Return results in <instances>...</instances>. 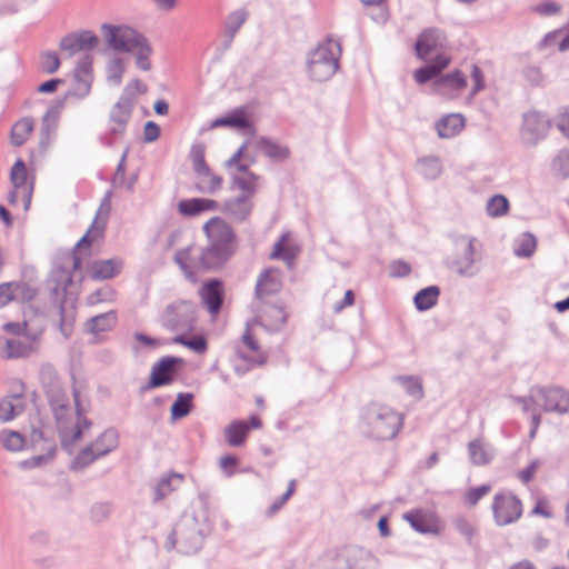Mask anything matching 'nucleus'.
<instances>
[{
    "label": "nucleus",
    "instance_id": "774afa93",
    "mask_svg": "<svg viewBox=\"0 0 569 569\" xmlns=\"http://www.w3.org/2000/svg\"><path fill=\"white\" fill-rule=\"evenodd\" d=\"M491 490V486L490 485H481L479 487H476V488H471L467 493H466V501L470 505V506H476L478 503V501L485 497L487 493H489Z\"/></svg>",
    "mask_w": 569,
    "mask_h": 569
},
{
    "label": "nucleus",
    "instance_id": "864d4df0",
    "mask_svg": "<svg viewBox=\"0 0 569 569\" xmlns=\"http://www.w3.org/2000/svg\"><path fill=\"white\" fill-rule=\"evenodd\" d=\"M398 381L406 392L416 398L421 399L423 396L422 382L418 377L415 376H398L395 378Z\"/></svg>",
    "mask_w": 569,
    "mask_h": 569
},
{
    "label": "nucleus",
    "instance_id": "473e14b6",
    "mask_svg": "<svg viewBox=\"0 0 569 569\" xmlns=\"http://www.w3.org/2000/svg\"><path fill=\"white\" fill-rule=\"evenodd\" d=\"M288 233H283L280 239L274 243L273 250L270 253V259L282 260L289 269L295 267V261L298 256L299 249L288 243Z\"/></svg>",
    "mask_w": 569,
    "mask_h": 569
},
{
    "label": "nucleus",
    "instance_id": "9d476101",
    "mask_svg": "<svg viewBox=\"0 0 569 569\" xmlns=\"http://www.w3.org/2000/svg\"><path fill=\"white\" fill-rule=\"evenodd\" d=\"M133 109V104L120 98L118 99L109 111L107 131L100 138L102 144L111 147L117 140L123 138L131 120Z\"/></svg>",
    "mask_w": 569,
    "mask_h": 569
},
{
    "label": "nucleus",
    "instance_id": "052dcab7",
    "mask_svg": "<svg viewBox=\"0 0 569 569\" xmlns=\"http://www.w3.org/2000/svg\"><path fill=\"white\" fill-rule=\"evenodd\" d=\"M536 246V238L531 233H525L515 248V254L517 257L529 258L533 254Z\"/></svg>",
    "mask_w": 569,
    "mask_h": 569
},
{
    "label": "nucleus",
    "instance_id": "8fccbe9b",
    "mask_svg": "<svg viewBox=\"0 0 569 569\" xmlns=\"http://www.w3.org/2000/svg\"><path fill=\"white\" fill-rule=\"evenodd\" d=\"M124 70L126 69L122 58L113 57L108 61L106 67L107 81L112 86H120Z\"/></svg>",
    "mask_w": 569,
    "mask_h": 569
},
{
    "label": "nucleus",
    "instance_id": "a19ab883",
    "mask_svg": "<svg viewBox=\"0 0 569 569\" xmlns=\"http://www.w3.org/2000/svg\"><path fill=\"white\" fill-rule=\"evenodd\" d=\"M449 63L445 56H437L436 60L415 72V79L418 83H426L436 78Z\"/></svg>",
    "mask_w": 569,
    "mask_h": 569
},
{
    "label": "nucleus",
    "instance_id": "4468645a",
    "mask_svg": "<svg viewBox=\"0 0 569 569\" xmlns=\"http://www.w3.org/2000/svg\"><path fill=\"white\" fill-rule=\"evenodd\" d=\"M533 395H538L542 410L557 415L569 412V391L560 386L533 387Z\"/></svg>",
    "mask_w": 569,
    "mask_h": 569
},
{
    "label": "nucleus",
    "instance_id": "7c9ffc66",
    "mask_svg": "<svg viewBox=\"0 0 569 569\" xmlns=\"http://www.w3.org/2000/svg\"><path fill=\"white\" fill-rule=\"evenodd\" d=\"M287 313L281 306H270L262 315H260L256 322L269 332L280 330L287 322Z\"/></svg>",
    "mask_w": 569,
    "mask_h": 569
},
{
    "label": "nucleus",
    "instance_id": "6ab92c4d",
    "mask_svg": "<svg viewBox=\"0 0 569 569\" xmlns=\"http://www.w3.org/2000/svg\"><path fill=\"white\" fill-rule=\"evenodd\" d=\"M110 213V192L103 198L91 226L82 238L77 242L76 248L90 247L91 243L103 237L107 219Z\"/></svg>",
    "mask_w": 569,
    "mask_h": 569
},
{
    "label": "nucleus",
    "instance_id": "680f3d73",
    "mask_svg": "<svg viewBox=\"0 0 569 569\" xmlns=\"http://www.w3.org/2000/svg\"><path fill=\"white\" fill-rule=\"evenodd\" d=\"M54 452H56V450L51 449L47 453L38 455V456H33L29 459H24L19 462V467L24 470L41 467L53 459Z\"/></svg>",
    "mask_w": 569,
    "mask_h": 569
},
{
    "label": "nucleus",
    "instance_id": "ddd939ff",
    "mask_svg": "<svg viewBox=\"0 0 569 569\" xmlns=\"http://www.w3.org/2000/svg\"><path fill=\"white\" fill-rule=\"evenodd\" d=\"M46 328V317L42 312L28 308L23 312L22 322H7L2 329L18 337H24L27 340L34 342L39 340Z\"/></svg>",
    "mask_w": 569,
    "mask_h": 569
},
{
    "label": "nucleus",
    "instance_id": "2eb2a0df",
    "mask_svg": "<svg viewBox=\"0 0 569 569\" xmlns=\"http://www.w3.org/2000/svg\"><path fill=\"white\" fill-rule=\"evenodd\" d=\"M492 512L498 526L510 525L521 517V501L511 493H497L492 502Z\"/></svg>",
    "mask_w": 569,
    "mask_h": 569
},
{
    "label": "nucleus",
    "instance_id": "c756f323",
    "mask_svg": "<svg viewBox=\"0 0 569 569\" xmlns=\"http://www.w3.org/2000/svg\"><path fill=\"white\" fill-rule=\"evenodd\" d=\"M248 11L246 9H237L230 12L224 21L223 32V50H228L240 30L248 19Z\"/></svg>",
    "mask_w": 569,
    "mask_h": 569
},
{
    "label": "nucleus",
    "instance_id": "aec40b11",
    "mask_svg": "<svg viewBox=\"0 0 569 569\" xmlns=\"http://www.w3.org/2000/svg\"><path fill=\"white\" fill-rule=\"evenodd\" d=\"M237 359L251 365H264L267 356L261 351L258 341L251 336L249 327L241 336V341L234 346Z\"/></svg>",
    "mask_w": 569,
    "mask_h": 569
},
{
    "label": "nucleus",
    "instance_id": "a878e982",
    "mask_svg": "<svg viewBox=\"0 0 569 569\" xmlns=\"http://www.w3.org/2000/svg\"><path fill=\"white\" fill-rule=\"evenodd\" d=\"M34 342L0 337V357L18 359L29 357L34 351Z\"/></svg>",
    "mask_w": 569,
    "mask_h": 569
},
{
    "label": "nucleus",
    "instance_id": "1a4fd4ad",
    "mask_svg": "<svg viewBox=\"0 0 569 569\" xmlns=\"http://www.w3.org/2000/svg\"><path fill=\"white\" fill-rule=\"evenodd\" d=\"M72 283V274L69 268L56 266L48 279V287L51 297L54 301L60 303V323L59 329L64 338H69L72 333V321L64 318L63 299L67 293L68 287Z\"/></svg>",
    "mask_w": 569,
    "mask_h": 569
},
{
    "label": "nucleus",
    "instance_id": "2f4dec72",
    "mask_svg": "<svg viewBox=\"0 0 569 569\" xmlns=\"http://www.w3.org/2000/svg\"><path fill=\"white\" fill-rule=\"evenodd\" d=\"M436 87L439 92L453 97L467 87V79L461 71L456 70L438 79Z\"/></svg>",
    "mask_w": 569,
    "mask_h": 569
},
{
    "label": "nucleus",
    "instance_id": "c85d7f7f",
    "mask_svg": "<svg viewBox=\"0 0 569 569\" xmlns=\"http://www.w3.org/2000/svg\"><path fill=\"white\" fill-rule=\"evenodd\" d=\"M218 207L219 204L216 200L192 198L179 201L178 212L184 217H196L206 211H214Z\"/></svg>",
    "mask_w": 569,
    "mask_h": 569
},
{
    "label": "nucleus",
    "instance_id": "f8f14e48",
    "mask_svg": "<svg viewBox=\"0 0 569 569\" xmlns=\"http://www.w3.org/2000/svg\"><path fill=\"white\" fill-rule=\"evenodd\" d=\"M204 531L193 513H183L176 525V535H180V552H197L202 546Z\"/></svg>",
    "mask_w": 569,
    "mask_h": 569
},
{
    "label": "nucleus",
    "instance_id": "e433bc0d",
    "mask_svg": "<svg viewBox=\"0 0 569 569\" xmlns=\"http://www.w3.org/2000/svg\"><path fill=\"white\" fill-rule=\"evenodd\" d=\"M117 323V313L116 311H108L104 313H100L87 320L86 322V331L93 336H98L99 333L107 332L113 329Z\"/></svg>",
    "mask_w": 569,
    "mask_h": 569
},
{
    "label": "nucleus",
    "instance_id": "72a5a7b5",
    "mask_svg": "<svg viewBox=\"0 0 569 569\" xmlns=\"http://www.w3.org/2000/svg\"><path fill=\"white\" fill-rule=\"evenodd\" d=\"M465 128V118L460 113L443 116L437 123L436 129L440 138L449 139L456 137Z\"/></svg>",
    "mask_w": 569,
    "mask_h": 569
},
{
    "label": "nucleus",
    "instance_id": "423d86ee",
    "mask_svg": "<svg viewBox=\"0 0 569 569\" xmlns=\"http://www.w3.org/2000/svg\"><path fill=\"white\" fill-rule=\"evenodd\" d=\"M118 446V431L114 428H108L77 453L71 462V469L81 471L94 461L114 451Z\"/></svg>",
    "mask_w": 569,
    "mask_h": 569
},
{
    "label": "nucleus",
    "instance_id": "09e8293b",
    "mask_svg": "<svg viewBox=\"0 0 569 569\" xmlns=\"http://www.w3.org/2000/svg\"><path fill=\"white\" fill-rule=\"evenodd\" d=\"M0 442L8 451L17 452L24 448V437L14 430L4 429L0 432Z\"/></svg>",
    "mask_w": 569,
    "mask_h": 569
},
{
    "label": "nucleus",
    "instance_id": "b1692460",
    "mask_svg": "<svg viewBox=\"0 0 569 569\" xmlns=\"http://www.w3.org/2000/svg\"><path fill=\"white\" fill-rule=\"evenodd\" d=\"M253 198L237 196L223 202L222 211L237 222L246 221L253 210Z\"/></svg>",
    "mask_w": 569,
    "mask_h": 569
},
{
    "label": "nucleus",
    "instance_id": "412c9836",
    "mask_svg": "<svg viewBox=\"0 0 569 569\" xmlns=\"http://www.w3.org/2000/svg\"><path fill=\"white\" fill-rule=\"evenodd\" d=\"M92 61V56L87 53L83 54L77 62L74 69V84L72 93L79 98L87 97L91 91L93 81Z\"/></svg>",
    "mask_w": 569,
    "mask_h": 569
},
{
    "label": "nucleus",
    "instance_id": "bf43d9fd",
    "mask_svg": "<svg viewBox=\"0 0 569 569\" xmlns=\"http://www.w3.org/2000/svg\"><path fill=\"white\" fill-rule=\"evenodd\" d=\"M552 171L561 178L569 177V150H560L552 160Z\"/></svg>",
    "mask_w": 569,
    "mask_h": 569
},
{
    "label": "nucleus",
    "instance_id": "4c0bfd02",
    "mask_svg": "<svg viewBox=\"0 0 569 569\" xmlns=\"http://www.w3.org/2000/svg\"><path fill=\"white\" fill-rule=\"evenodd\" d=\"M254 147L257 150L261 151L268 158L276 161L286 160L290 153L287 147H283L266 137H259L254 141Z\"/></svg>",
    "mask_w": 569,
    "mask_h": 569
},
{
    "label": "nucleus",
    "instance_id": "a211bd4d",
    "mask_svg": "<svg viewBox=\"0 0 569 569\" xmlns=\"http://www.w3.org/2000/svg\"><path fill=\"white\" fill-rule=\"evenodd\" d=\"M549 120L539 112H528L523 116L521 139L525 143L533 146L543 139L549 130Z\"/></svg>",
    "mask_w": 569,
    "mask_h": 569
},
{
    "label": "nucleus",
    "instance_id": "4be33fe9",
    "mask_svg": "<svg viewBox=\"0 0 569 569\" xmlns=\"http://www.w3.org/2000/svg\"><path fill=\"white\" fill-rule=\"evenodd\" d=\"M202 303L208 311L216 316L223 303V284L218 279H211L203 283L199 291Z\"/></svg>",
    "mask_w": 569,
    "mask_h": 569
},
{
    "label": "nucleus",
    "instance_id": "f704fd0d",
    "mask_svg": "<svg viewBox=\"0 0 569 569\" xmlns=\"http://www.w3.org/2000/svg\"><path fill=\"white\" fill-rule=\"evenodd\" d=\"M468 452L470 462L473 466H486L495 457L493 448L480 439H475L468 443Z\"/></svg>",
    "mask_w": 569,
    "mask_h": 569
},
{
    "label": "nucleus",
    "instance_id": "338daca9",
    "mask_svg": "<svg viewBox=\"0 0 569 569\" xmlns=\"http://www.w3.org/2000/svg\"><path fill=\"white\" fill-rule=\"evenodd\" d=\"M41 66L47 73H54L60 67V59L56 52H47L41 57Z\"/></svg>",
    "mask_w": 569,
    "mask_h": 569
},
{
    "label": "nucleus",
    "instance_id": "20e7f679",
    "mask_svg": "<svg viewBox=\"0 0 569 569\" xmlns=\"http://www.w3.org/2000/svg\"><path fill=\"white\" fill-rule=\"evenodd\" d=\"M378 559L367 549L351 546L325 552L313 569H376Z\"/></svg>",
    "mask_w": 569,
    "mask_h": 569
},
{
    "label": "nucleus",
    "instance_id": "c03bdc74",
    "mask_svg": "<svg viewBox=\"0 0 569 569\" xmlns=\"http://www.w3.org/2000/svg\"><path fill=\"white\" fill-rule=\"evenodd\" d=\"M196 188L199 192L214 194L222 188V177L213 173L208 167V172H198Z\"/></svg>",
    "mask_w": 569,
    "mask_h": 569
},
{
    "label": "nucleus",
    "instance_id": "bb28decb",
    "mask_svg": "<svg viewBox=\"0 0 569 569\" xmlns=\"http://www.w3.org/2000/svg\"><path fill=\"white\" fill-rule=\"evenodd\" d=\"M10 181L13 188L22 189V202L26 210L31 203L32 183L27 182V168L22 159H18L11 168Z\"/></svg>",
    "mask_w": 569,
    "mask_h": 569
},
{
    "label": "nucleus",
    "instance_id": "cd10ccee",
    "mask_svg": "<svg viewBox=\"0 0 569 569\" xmlns=\"http://www.w3.org/2000/svg\"><path fill=\"white\" fill-rule=\"evenodd\" d=\"M442 42V33L438 29L423 31L416 41V53L419 59L427 60L435 53Z\"/></svg>",
    "mask_w": 569,
    "mask_h": 569
},
{
    "label": "nucleus",
    "instance_id": "49530a36",
    "mask_svg": "<svg viewBox=\"0 0 569 569\" xmlns=\"http://www.w3.org/2000/svg\"><path fill=\"white\" fill-rule=\"evenodd\" d=\"M183 481V476L180 473H170L166 477H162L156 489H154V500H161L166 498L169 493L176 490Z\"/></svg>",
    "mask_w": 569,
    "mask_h": 569
},
{
    "label": "nucleus",
    "instance_id": "69168bd1",
    "mask_svg": "<svg viewBox=\"0 0 569 569\" xmlns=\"http://www.w3.org/2000/svg\"><path fill=\"white\" fill-rule=\"evenodd\" d=\"M112 511V506L108 502H99L92 506L90 515L91 519L96 522L106 520Z\"/></svg>",
    "mask_w": 569,
    "mask_h": 569
},
{
    "label": "nucleus",
    "instance_id": "603ef678",
    "mask_svg": "<svg viewBox=\"0 0 569 569\" xmlns=\"http://www.w3.org/2000/svg\"><path fill=\"white\" fill-rule=\"evenodd\" d=\"M136 64L142 71H149L151 69V62L149 60L152 48L146 37L137 44L136 50Z\"/></svg>",
    "mask_w": 569,
    "mask_h": 569
},
{
    "label": "nucleus",
    "instance_id": "3c124183",
    "mask_svg": "<svg viewBox=\"0 0 569 569\" xmlns=\"http://www.w3.org/2000/svg\"><path fill=\"white\" fill-rule=\"evenodd\" d=\"M227 118L228 127L246 130L250 134H254L256 130L248 120L244 108L233 109L231 112L227 114Z\"/></svg>",
    "mask_w": 569,
    "mask_h": 569
},
{
    "label": "nucleus",
    "instance_id": "13d9d810",
    "mask_svg": "<svg viewBox=\"0 0 569 569\" xmlns=\"http://www.w3.org/2000/svg\"><path fill=\"white\" fill-rule=\"evenodd\" d=\"M11 283H12L14 301H20V302L31 301L37 295L36 288L31 287L30 284H28L26 282L13 281Z\"/></svg>",
    "mask_w": 569,
    "mask_h": 569
},
{
    "label": "nucleus",
    "instance_id": "37998d69",
    "mask_svg": "<svg viewBox=\"0 0 569 569\" xmlns=\"http://www.w3.org/2000/svg\"><path fill=\"white\" fill-rule=\"evenodd\" d=\"M440 296V288L438 286H429L419 290L415 297L413 302L419 311H427L435 307Z\"/></svg>",
    "mask_w": 569,
    "mask_h": 569
},
{
    "label": "nucleus",
    "instance_id": "6e6d98bb",
    "mask_svg": "<svg viewBox=\"0 0 569 569\" xmlns=\"http://www.w3.org/2000/svg\"><path fill=\"white\" fill-rule=\"evenodd\" d=\"M147 91V86L139 79H133L123 88L120 99L136 106L137 96Z\"/></svg>",
    "mask_w": 569,
    "mask_h": 569
},
{
    "label": "nucleus",
    "instance_id": "c9c22d12",
    "mask_svg": "<svg viewBox=\"0 0 569 569\" xmlns=\"http://www.w3.org/2000/svg\"><path fill=\"white\" fill-rule=\"evenodd\" d=\"M123 262L119 258L94 261L91 267V277L96 280L111 279L122 269Z\"/></svg>",
    "mask_w": 569,
    "mask_h": 569
},
{
    "label": "nucleus",
    "instance_id": "6e6552de",
    "mask_svg": "<svg viewBox=\"0 0 569 569\" xmlns=\"http://www.w3.org/2000/svg\"><path fill=\"white\" fill-rule=\"evenodd\" d=\"M477 244L478 240L475 237H460L456 242L457 252L448 261V268L462 278L476 277L480 271Z\"/></svg>",
    "mask_w": 569,
    "mask_h": 569
},
{
    "label": "nucleus",
    "instance_id": "f03ea898",
    "mask_svg": "<svg viewBox=\"0 0 569 569\" xmlns=\"http://www.w3.org/2000/svg\"><path fill=\"white\" fill-rule=\"evenodd\" d=\"M208 238V246L203 248L198 257L201 268L211 270L220 268L233 252L234 232L232 228L221 218H211L203 226Z\"/></svg>",
    "mask_w": 569,
    "mask_h": 569
},
{
    "label": "nucleus",
    "instance_id": "e2e57ef3",
    "mask_svg": "<svg viewBox=\"0 0 569 569\" xmlns=\"http://www.w3.org/2000/svg\"><path fill=\"white\" fill-rule=\"evenodd\" d=\"M190 260V249H182L176 252L174 262L180 267L183 271L187 279L190 281H196L194 272L189 267L188 262Z\"/></svg>",
    "mask_w": 569,
    "mask_h": 569
},
{
    "label": "nucleus",
    "instance_id": "39448f33",
    "mask_svg": "<svg viewBox=\"0 0 569 569\" xmlns=\"http://www.w3.org/2000/svg\"><path fill=\"white\" fill-rule=\"evenodd\" d=\"M341 47L339 42L327 39L312 49L307 57V72L312 81L329 80L339 68Z\"/></svg>",
    "mask_w": 569,
    "mask_h": 569
},
{
    "label": "nucleus",
    "instance_id": "a18cd8bd",
    "mask_svg": "<svg viewBox=\"0 0 569 569\" xmlns=\"http://www.w3.org/2000/svg\"><path fill=\"white\" fill-rule=\"evenodd\" d=\"M418 171L427 180H436L442 173V163L438 157L429 156L418 160Z\"/></svg>",
    "mask_w": 569,
    "mask_h": 569
},
{
    "label": "nucleus",
    "instance_id": "ea45409f",
    "mask_svg": "<svg viewBox=\"0 0 569 569\" xmlns=\"http://www.w3.org/2000/svg\"><path fill=\"white\" fill-rule=\"evenodd\" d=\"M250 427L243 420H234L224 428L226 441L231 447H241L244 445Z\"/></svg>",
    "mask_w": 569,
    "mask_h": 569
},
{
    "label": "nucleus",
    "instance_id": "de8ad7c7",
    "mask_svg": "<svg viewBox=\"0 0 569 569\" xmlns=\"http://www.w3.org/2000/svg\"><path fill=\"white\" fill-rule=\"evenodd\" d=\"M193 395L190 392H180L171 406V418L173 420L184 418L192 409Z\"/></svg>",
    "mask_w": 569,
    "mask_h": 569
},
{
    "label": "nucleus",
    "instance_id": "79ce46f5",
    "mask_svg": "<svg viewBox=\"0 0 569 569\" xmlns=\"http://www.w3.org/2000/svg\"><path fill=\"white\" fill-rule=\"evenodd\" d=\"M34 122L31 118L24 117L17 121L10 133V141L14 147L23 146L33 131Z\"/></svg>",
    "mask_w": 569,
    "mask_h": 569
},
{
    "label": "nucleus",
    "instance_id": "dca6fc26",
    "mask_svg": "<svg viewBox=\"0 0 569 569\" xmlns=\"http://www.w3.org/2000/svg\"><path fill=\"white\" fill-rule=\"evenodd\" d=\"M99 43V38L90 30H80L64 36L60 40V50L68 57H72L78 52L88 53Z\"/></svg>",
    "mask_w": 569,
    "mask_h": 569
},
{
    "label": "nucleus",
    "instance_id": "9b49d317",
    "mask_svg": "<svg viewBox=\"0 0 569 569\" xmlns=\"http://www.w3.org/2000/svg\"><path fill=\"white\" fill-rule=\"evenodd\" d=\"M100 31L108 47L116 52H133L137 44L144 37L136 29L126 24L103 23Z\"/></svg>",
    "mask_w": 569,
    "mask_h": 569
},
{
    "label": "nucleus",
    "instance_id": "f257e3e1",
    "mask_svg": "<svg viewBox=\"0 0 569 569\" xmlns=\"http://www.w3.org/2000/svg\"><path fill=\"white\" fill-rule=\"evenodd\" d=\"M40 382L57 423L61 446L71 451L76 443L92 427V421L84 417L79 401V391L73 387V406L63 389L57 370L50 363H44L39 372Z\"/></svg>",
    "mask_w": 569,
    "mask_h": 569
},
{
    "label": "nucleus",
    "instance_id": "393cba45",
    "mask_svg": "<svg viewBox=\"0 0 569 569\" xmlns=\"http://www.w3.org/2000/svg\"><path fill=\"white\" fill-rule=\"evenodd\" d=\"M412 529L420 533H438V523L435 515L428 510L416 509L403 515Z\"/></svg>",
    "mask_w": 569,
    "mask_h": 569
},
{
    "label": "nucleus",
    "instance_id": "4d7b16f0",
    "mask_svg": "<svg viewBox=\"0 0 569 569\" xmlns=\"http://www.w3.org/2000/svg\"><path fill=\"white\" fill-rule=\"evenodd\" d=\"M206 148L203 143H194L190 150V159L196 173L208 172V164L204 159Z\"/></svg>",
    "mask_w": 569,
    "mask_h": 569
},
{
    "label": "nucleus",
    "instance_id": "7ed1b4c3",
    "mask_svg": "<svg viewBox=\"0 0 569 569\" xmlns=\"http://www.w3.org/2000/svg\"><path fill=\"white\" fill-rule=\"evenodd\" d=\"M403 425V417L390 406L380 402L368 403L360 416V430L372 440L393 439Z\"/></svg>",
    "mask_w": 569,
    "mask_h": 569
},
{
    "label": "nucleus",
    "instance_id": "0eeeda50",
    "mask_svg": "<svg viewBox=\"0 0 569 569\" xmlns=\"http://www.w3.org/2000/svg\"><path fill=\"white\" fill-rule=\"evenodd\" d=\"M197 320V306L190 300L179 299L166 306L160 315V323L170 331L188 333L193 331Z\"/></svg>",
    "mask_w": 569,
    "mask_h": 569
},
{
    "label": "nucleus",
    "instance_id": "5fc2aeb1",
    "mask_svg": "<svg viewBox=\"0 0 569 569\" xmlns=\"http://www.w3.org/2000/svg\"><path fill=\"white\" fill-rule=\"evenodd\" d=\"M487 213L490 217L497 218L507 213L509 209V201L502 194L491 197L486 206Z\"/></svg>",
    "mask_w": 569,
    "mask_h": 569
},
{
    "label": "nucleus",
    "instance_id": "5701e85b",
    "mask_svg": "<svg viewBox=\"0 0 569 569\" xmlns=\"http://www.w3.org/2000/svg\"><path fill=\"white\" fill-rule=\"evenodd\" d=\"M282 288L279 269H266L260 273L256 284V298L263 301L267 297L278 293Z\"/></svg>",
    "mask_w": 569,
    "mask_h": 569
},
{
    "label": "nucleus",
    "instance_id": "0e129e2a",
    "mask_svg": "<svg viewBox=\"0 0 569 569\" xmlns=\"http://www.w3.org/2000/svg\"><path fill=\"white\" fill-rule=\"evenodd\" d=\"M296 488V480H290L287 491L277 498L267 510V516L272 517L276 515L293 495Z\"/></svg>",
    "mask_w": 569,
    "mask_h": 569
},
{
    "label": "nucleus",
    "instance_id": "58836bf2",
    "mask_svg": "<svg viewBox=\"0 0 569 569\" xmlns=\"http://www.w3.org/2000/svg\"><path fill=\"white\" fill-rule=\"evenodd\" d=\"M260 177L256 173L233 174L231 189L241 191V196L253 198L258 191Z\"/></svg>",
    "mask_w": 569,
    "mask_h": 569
},
{
    "label": "nucleus",
    "instance_id": "f3484780",
    "mask_svg": "<svg viewBox=\"0 0 569 569\" xmlns=\"http://www.w3.org/2000/svg\"><path fill=\"white\" fill-rule=\"evenodd\" d=\"M182 362L183 360L178 357H162L152 366L148 387L158 388L170 385L174 380L178 368Z\"/></svg>",
    "mask_w": 569,
    "mask_h": 569
}]
</instances>
